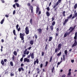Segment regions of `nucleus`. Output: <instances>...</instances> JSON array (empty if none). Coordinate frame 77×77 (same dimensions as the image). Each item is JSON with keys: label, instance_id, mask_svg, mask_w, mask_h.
Masks as SVG:
<instances>
[{"label": "nucleus", "instance_id": "052dcab7", "mask_svg": "<svg viewBox=\"0 0 77 77\" xmlns=\"http://www.w3.org/2000/svg\"><path fill=\"white\" fill-rule=\"evenodd\" d=\"M27 6H30V3H28L27 4Z\"/></svg>", "mask_w": 77, "mask_h": 77}, {"label": "nucleus", "instance_id": "473e14b6", "mask_svg": "<svg viewBox=\"0 0 77 77\" xmlns=\"http://www.w3.org/2000/svg\"><path fill=\"white\" fill-rule=\"evenodd\" d=\"M62 14L63 17H65V11H63L62 13Z\"/></svg>", "mask_w": 77, "mask_h": 77}, {"label": "nucleus", "instance_id": "7ed1b4c3", "mask_svg": "<svg viewBox=\"0 0 77 77\" xmlns=\"http://www.w3.org/2000/svg\"><path fill=\"white\" fill-rule=\"evenodd\" d=\"M20 38H21V40H24V36H25V33H20Z\"/></svg>", "mask_w": 77, "mask_h": 77}, {"label": "nucleus", "instance_id": "c9c22d12", "mask_svg": "<svg viewBox=\"0 0 77 77\" xmlns=\"http://www.w3.org/2000/svg\"><path fill=\"white\" fill-rule=\"evenodd\" d=\"M63 60H64V61H65V54H64L63 55Z\"/></svg>", "mask_w": 77, "mask_h": 77}, {"label": "nucleus", "instance_id": "2f4dec72", "mask_svg": "<svg viewBox=\"0 0 77 77\" xmlns=\"http://www.w3.org/2000/svg\"><path fill=\"white\" fill-rule=\"evenodd\" d=\"M15 56H14V55H13V57L11 58L12 60H15Z\"/></svg>", "mask_w": 77, "mask_h": 77}, {"label": "nucleus", "instance_id": "de8ad7c7", "mask_svg": "<svg viewBox=\"0 0 77 77\" xmlns=\"http://www.w3.org/2000/svg\"><path fill=\"white\" fill-rule=\"evenodd\" d=\"M18 27H19V25L18 24H17L16 26V29H18Z\"/></svg>", "mask_w": 77, "mask_h": 77}, {"label": "nucleus", "instance_id": "2eb2a0df", "mask_svg": "<svg viewBox=\"0 0 77 77\" xmlns=\"http://www.w3.org/2000/svg\"><path fill=\"white\" fill-rule=\"evenodd\" d=\"M55 68H54V66L53 67L52 69H51V72L52 73H53V72L54 71H55Z\"/></svg>", "mask_w": 77, "mask_h": 77}, {"label": "nucleus", "instance_id": "603ef678", "mask_svg": "<svg viewBox=\"0 0 77 77\" xmlns=\"http://www.w3.org/2000/svg\"><path fill=\"white\" fill-rule=\"evenodd\" d=\"M57 7L54 9V11H57Z\"/></svg>", "mask_w": 77, "mask_h": 77}, {"label": "nucleus", "instance_id": "9d476101", "mask_svg": "<svg viewBox=\"0 0 77 77\" xmlns=\"http://www.w3.org/2000/svg\"><path fill=\"white\" fill-rule=\"evenodd\" d=\"M77 17V12L76 13H74V15L72 17V19H74L75 17Z\"/></svg>", "mask_w": 77, "mask_h": 77}, {"label": "nucleus", "instance_id": "aec40b11", "mask_svg": "<svg viewBox=\"0 0 77 77\" xmlns=\"http://www.w3.org/2000/svg\"><path fill=\"white\" fill-rule=\"evenodd\" d=\"M67 35H68V32H66L64 34V38H66V37L67 36Z\"/></svg>", "mask_w": 77, "mask_h": 77}, {"label": "nucleus", "instance_id": "69168bd1", "mask_svg": "<svg viewBox=\"0 0 77 77\" xmlns=\"http://www.w3.org/2000/svg\"><path fill=\"white\" fill-rule=\"evenodd\" d=\"M31 13H33V9H31Z\"/></svg>", "mask_w": 77, "mask_h": 77}, {"label": "nucleus", "instance_id": "ddd939ff", "mask_svg": "<svg viewBox=\"0 0 77 77\" xmlns=\"http://www.w3.org/2000/svg\"><path fill=\"white\" fill-rule=\"evenodd\" d=\"M31 56L32 59H34V53L33 52L32 54H31Z\"/></svg>", "mask_w": 77, "mask_h": 77}, {"label": "nucleus", "instance_id": "79ce46f5", "mask_svg": "<svg viewBox=\"0 0 77 77\" xmlns=\"http://www.w3.org/2000/svg\"><path fill=\"white\" fill-rule=\"evenodd\" d=\"M16 6V4H14L13 5V7L14 8L16 9V7H15Z\"/></svg>", "mask_w": 77, "mask_h": 77}, {"label": "nucleus", "instance_id": "a18cd8bd", "mask_svg": "<svg viewBox=\"0 0 77 77\" xmlns=\"http://www.w3.org/2000/svg\"><path fill=\"white\" fill-rule=\"evenodd\" d=\"M17 30L18 32H20V31L21 30V28H20V27H19L18 29L17 28Z\"/></svg>", "mask_w": 77, "mask_h": 77}, {"label": "nucleus", "instance_id": "f257e3e1", "mask_svg": "<svg viewBox=\"0 0 77 77\" xmlns=\"http://www.w3.org/2000/svg\"><path fill=\"white\" fill-rule=\"evenodd\" d=\"M77 32H76L75 33V36L74 37V39L75 40H74L75 42L72 46V48L74 47H75V46H76V45H77Z\"/></svg>", "mask_w": 77, "mask_h": 77}, {"label": "nucleus", "instance_id": "393cba45", "mask_svg": "<svg viewBox=\"0 0 77 77\" xmlns=\"http://www.w3.org/2000/svg\"><path fill=\"white\" fill-rule=\"evenodd\" d=\"M61 54H62V52H61V51H60V53L57 54V56H60Z\"/></svg>", "mask_w": 77, "mask_h": 77}, {"label": "nucleus", "instance_id": "7c9ffc66", "mask_svg": "<svg viewBox=\"0 0 77 77\" xmlns=\"http://www.w3.org/2000/svg\"><path fill=\"white\" fill-rule=\"evenodd\" d=\"M10 65L11 66H14V64H13V62L12 61H11L10 62Z\"/></svg>", "mask_w": 77, "mask_h": 77}, {"label": "nucleus", "instance_id": "5701e85b", "mask_svg": "<svg viewBox=\"0 0 77 77\" xmlns=\"http://www.w3.org/2000/svg\"><path fill=\"white\" fill-rule=\"evenodd\" d=\"M73 31V29H71V30H70V31H69L68 33V32L67 33L68 35H69L71 34V32H72Z\"/></svg>", "mask_w": 77, "mask_h": 77}, {"label": "nucleus", "instance_id": "f3484780", "mask_svg": "<svg viewBox=\"0 0 77 77\" xmlns=\"http://www.w3.org/2000/svg\"><path fill=\"white\" fill-rule=\"evenodd\" d=\"M46 14L47 17H49V16L50 15V13H49V12H48V11L46 12Z\"/></svg>", "mask_w": 77, "mask_h": 77}, {"label": "nucleus", "instance_id": "37998d69", "mask_svg": "<svg viewBox=\"0 0 77 77\" xmlns=\"http://www.w3.org/2000/svg\"><path fill=\"white\" fill-rule=\"evenodd\" d=\"M71 72H69V73L67 74L68 75L70 76L71 75Z\"/></svg>", "mask_w": 77, "mask_h": 77}, {"label": "nucleus", "instance_id": "774afa93", "mask_svg": "<svg viewBox=\"0 0 77 77\" xmlns=\"http://www.w3.org/2000/svg\"><path fill=\"white\" fill-rule=\"evenodd\" d=\"M65 75H63L61 77H65Z\"/></svg>", "mask_w": 77, "mask_h": 77}, {"label": "nucleus", "instance_id": "4468645a", "mask_svg": "<svg viewBox=\"0 0 77 77\" xmlns=\"http://www.w3.org/2000/svg\"><path fill=\"white\" fill-rule=\"evenodd\" d=\"M53 39V37H49V39H48L49 42H50V41H51V40Z\"/></svg>", "mask_w": 77, "mask_h": 77}, {"label": "nucleus", "instance_id": "4be33fe9", "mask_svg": "<svg viewBox=\"0 0 77 77\" xmlns=\"http://www.w3.org/2000/svg\"><path fill=\"white\" fill-rule=\"evenodd\" d=\"M27 49H25V50L23 51L24 54H26V52H27Z\"/></svg>", "mask_w": 77, "mask_h": 77}, {"label": "nucleus", "instance_id": "412c9836", "mask_svg": "<svg viewBox=\"0 0 77 77\" xmlns=\"http://www.w3.org/2000/svg\"><path fill=\"white\" fill-rule=\"evenodd\" d=\"M53 26L52 25H51V26H50V28L51 31H53Z\"/></svg>", "mask_w": 77, "mask_h": 77}, {"label": "nucleus", "instance_id": "6e6552de", "mask_svg": "<svg viewBox=\"0 0 77 77\" xmlns=\"http://www.w3.org/2000/svg\"><path fill=\"white\" fill-rule=\"evenodd\" d=\"M61 47H62V44H59L58 45V47L59 50H60L61 49Z\"/></svg>", "mask_w": 77, "mask_h": 77}, {"label": "nucleus", "instance_id": "4d7b16f0", "mask_svg": "<svg viewBox=\"0 0 77 77\" xmlns=\"http://www.w3.org/2000/svg\"><path fill=\"white\" fill-rule=\"evenodd\" d=\"M46 9H47V11H50V8H49V7H47L46 8Z\"/></svg>", "mask_w": 77, "mask_h": 77}, {"label": "nucleus", "instance_id": "6ab92c4d", "mask_svg": "<svg viewBox=\"0 0 77 77\" xmlns=\"http://www.w3.org/2000/svg\"><path fill=\"white\" fill-rule=\"evenodd\" d=\"M34 42L33 40H31L30 41V44H31V45H33V43Z\"/></svg>", "mask_w": 77, "mask_h": 77}, {"label": "nucleus", "instance_id": "0eeeda50", "mask_svg": "<svg viewBox=\"0 0 77 77\" xmlns=\"http://www.w3.org/2000/svg\"><path fill=\"white\" fill-rule=\"evenodd\" d=\"M22 70V71H24V68H23V67H21L20 68H19L18 69V71L19 72H21Z\"/></svg>", "mask_w": 77, "mask_h": 77}, {"label": "nucleus", "instance_id": "a211bd4d", "mask_svg": "<svg viewBox=\"0 0 77 77\" xmlns=\"http://www.w3.org/2000/svg\"><path fill=\"white\" fill-rule=\"evenodd\" d=\"M5 21V17H4V19H3L0 22V23L1 24H2L3 23H4V21Z\"/></svg>", "mask_w": 77, "mask_h": 77}, {"label": "nucleus", "instance_id": "f704fd0d", "mask_svg": "<svg viewBox=\"0 0 77 77\" xmlns=\"http://www.w3.org/2000/svg\"><path fill=\"white\" fill-rule=\"evenodd\" d=\"M55 24H56V23L55 22V21H54L52 23V26H54V25H55Z\"/></svg>", "mask_w": 77, "mask_h": 77}, {"label": "nucleus", "instance_id": "c756f323", "mask_svg": "<svg viewBox=\"0 0 77 77\" xmlns=\"http://www.w3.org/2000/svg\"><path fill=\"white\" fill-rule=\"evenodd\" d=\"M1 63L2 64V65H3L4 64H5V62L3 61V60H2L1 61Z\"/></svg>", "mask_w": 77, "mask_h": 77}, {"label": "nucleus", "instance_id": "20e7f679", "mask_svg": "<svg viewBox=\"0 0 77 77\" xmlns=\"http://www.w3.org/2000/svg\"><path fill=\"white\" fill-rule=\"evenodd\" d=\"M25 33L26 35H28L29 33V28L27 27H26L25 28Z\"/></svg>", "mask_w": 77, "mask_h": 77}, {"label": "nucleus", "instance_id": "72a5a7b5", "mask_svg": "<svg viewBox=\"0 0 77 77\" xmlns=\"http://www.w3.org/2000/svg\"><path fill=\"white\" fill-rule=\"evenodd\" d=\"M33 21V20L32 19H30V20L29 21V22L30 23V24H32V22Z\"/></svg>", "mask_w": 77, "mask_h": 77}, {"label": "nucleus", "instance_id": "58836bf2", "mask_svg": "<svg viewBox=\"0 0 77 77\" xmlns=\"http://www.w3.org/2000/svg\"><path fill=\"white\" fill-rule=\"evenodd\" d=\"M48 46V45L47 44H46L45 48V50H47V47Z\"/></svg>", "mask_w": 77, "mask_h": 77}, {"label": "nucleus", "instance_id": "f03ea898", "mask_svg": "<svg viewBox=\"0 0 77 77\" xmlns=\"http://www.w3.org/2000/svg\"><path fill=\"white\" fill-rule=\"evenodd\" d=\"M72 17V14H71L69 16L67 17V19L65 20L63 23V25H65L66 24V23L68 21V19H70Z\"/></svg>", "mask_w": 77, "mask_h": 77}, {"label": "nucleus", "instance_id": "a19ab883", "mask_svg": "<svg viewBox=\"0 0 77 77\" xmlns=\"http://www.w3.org/2000/svg\"><path fill=\"white\" fill-rule=\"evenodd\" d=\"M29 9L30 10H31V9H33V6H30V7H29Z\"/></svg>", "mask_w": 77, "mask_h": 77}, {"label": "nucleus", "instance_id": "e2e57ef3", "mask_svg": "<svg viewBox=\"0 0 77 77\" xmlns=\"http://www.w3.org/2000/svg\"><path fill=\"white\" fill-rule=\"evenodd\" d=\"M1 1L3 3H5V1H4V0H1Z\"/></svg>", "mask_w": 77, "mask_h": 77}, {"label": "nucleus", "instance_id": "0e129e2a", "mask_svg": "<svg viewBox=\"0 0 77 77\" xmlns=\"http://www.w3.org/2000/svg\"><path fill=\"white\" fill-rule=\"evenodd\" d=\"M18 2V0H15L14 1V2H15V3H17V2Z\"/></svg>", "mask_w": 77, "mask_h": 77}, {"label": "nucleus", "instance_id": "49530a36", "mask_svg": "<svg viewBox=\"0 0 77 77\" xmlns=\"http://www.w3.org/2000/svg\"><path fill=\"white\" fill-rule=\"evenodd\" d=\"M60 2H59V1H58L57 2L56 4V5L58 6L59 4V3Z\"/></svg>", "mask_w": 77, "mask_h": 77}, {"label": "nucleus", "instance_id": "680f3d73", "mask_svg": "<svg viewBox=\"0 0 77 77\" xmlns=\"http://www.w3.org/2000/svg\"><path fill=\"white\" fill-rule=\"evenodd\" d=\"M13 15H14V14H15V10H14L13 11Z\"/></svg>", "mask_w": 77, "mask_h": 77}, {"label": "nucleus", "instance_id": "a878e982", "mask_svg": "<svg viewBox=\"0 0 77 77\" xmlns=\"http://www.w3.org/2000/svg\"><path fill=\"white\" fill-rule=\"evenodd\" d=\"M58 51H59V49H58V48H56L55 50V53H57V52Z\"/></svg>", "mask_w": 77, "mask_h": 77}, {"label": "nucleus", "instance_id": "13d9d810", "mask_svg": "<svg viewBox=\"0 0 77 77\" xmlns=\"http://www.w3.org/2000/svg\"><path fill=\"white\" fill-rule=\"evenodd\" d=\"M34 36H35V39H37L38 38V36H37V35H35Z\"/></svg>", "mask_w": 77, "mask_h": 77}, {"label": "nucleus", "instance_id": "9b49d317", "mask_svg": "<svg viewBox=\"0 0 77 77\" xmlns=\"http://www.w3.org/2000/svg\"><path fill=\"white\" fill-rule=\"evenodd\" d=\"M75 27H76V26L75 25L74 26V27L72 28V27H70V28L69 29V31L71 29H73V30H74V29L75 28Z\"/></svg>", "mask_w": 77, "mask_h": 77}, {"label": "nucleus", "instance_id": "5fc2aeb1", "mask_svg": "<svg viewBox=\"0 0 77 77\" xmlns=\"http://www.w3.org/2000/svg\"><path fill=\"white\" fill-rule=\"evenodd\" d=\"M42 56H44V52H42Z\"/></svg>", "mask_w": 77, "mask_h": 77}, {"label": "nucleus", "instance_id": "c03bdc74", "mask_svg": "<svg viewBox=\"0 0 77 77\" xmlns=\"http://www.w3.org/2000/svg\"><path fill=\"white\" fill-rule=\"evenodd\" d=\"M48 63V61H46L45 63V66H47Z\"/></svg>", "mask_w": 77, "mask_h": 77}, {"label": "nucleus", "instance_id": "ea45409f", "mask_svg": "<svg viewBox=\"0 0 77 77\" xmlns=\"http://www.w3.org/2000/svg\"><path fill=\"white\" fill-rule=\"evenodd\" d=\"M13 33L14 35H16V32H15V30H13Z\"/></svg>", "mask_w": 77, "mask_h": 77}, {"label": "nucleus", "instance_id": "09e8293b", "mask_svg": "<svg viewBox=\"0 0 77 77\" xmlns=\"http://www.w3.org/2000/svg\"><path fill=\"white\" fill-rule=\"evenodd\" d=\"M57 6V5H56V4L53 7V9H55V8L56 6Z\"/></svg>", "mask_w": 77, "mask_h": 77}, {"label": "nucleus", "instance_id": "3c124183", "mask_svg": "<svg viewBox=\"0 0 77 77\" xmlns=\"http://www.w3.org/2000/svg\"><path fill=\"white\" fill-rule=\"evenodd\" d=\"M10 75L11 76H14V74H12V73H11L10 74Z\"/></svg>", "mask_w": 77, "mask_h": 77}, {"label": "nucleus", "instance_id": "4c0bfd02", "mask_svg": "<svg viewBox=\"0 0 77 77\" xmlns=\"http://www.w3.org/2000/svg\"><path fill=\"white\" fill-rule=\"evenodd\" d=\"M31 54H32V53H30V54L27 56V58H30V57L31 56Z\"/></svg>", "mask_w": 77, "mask_h": 77}, {"label": "nucleus", "instance_id": "39448f33", "mask_svg": "<svg viewBox=\"0 0 77 77\" xmlns=\"http://www.w3.org/2000/svg\"><path fill=\"white\" fill-rule=\"evenodd\" d=\"M23 60L24 62H30L29 59L27 58H25L23 59Z\"/></svg>", "mask_w": 77, "mask_h": 77}, {"label": "nucleus", "instance_id": "bf43d9fd", "mask_svg": "<svg viewBox=\"0 0 77 77\" xmlns=\"http://www.w3.org/2000/svg\"><path fill=\"white\" fill-rule=\"evenodd\" d=\"M43 66V64H42V63H41L40 65V68H42Z\"/></svg>", "mask_w": 77, "mask_h": 77}, {"label": "nucleus", "instance_id": "1a4fd4ad", "mask_svg": "<svg viewBox=\"0 0 77 77\" xmlns=\"http://www.w3.org/2000/svg\"><path fill=\"white\" fill-rule=\"evenodd\" d=\"M37 31L39 33V34H41V33H42V29H37Z\"/></svg>", "mask_w": 77, "mask_h": 77}, {"label": "nucleus", "instance_id": "bb28decb", "mask_svg": "<svg viewBox=\"0 0 77 77\" xmlns=\"http://www.w3.org/2000/svg\"><path fill=\"white\" fill-rule=\"evenodd\" d=\"M52 59H53V56H51L49 62H51L52 61Z\"/></svg>", "mask_w": 77, "mask_h": 77}, {"label": "nucleus", "instance_id": "e433bc0d", "mask_svg": "<svg viewBox=\"0 0 77 77\" xmlns=\"http://www.w3.org/2000/svg\"><path fill=\"white\" fill-rule=\"evenodd\" d=\"M77 8V4H76L74 6V8L75 9H76Z\"/></svg>", "mask_w": 77, "mask_h": 77}, {"label": "nucleus", "instance_id": "b1692460", "mask_svg": "<svg viewBox=\"0 0 77 77\" xmlns=\"http://www.w3.org/2000/svg\"><path fill=\"white\" fill-rule=\"evenodd\" d=\"M17 7V8H19L20 7V5L18 3H15Z\"/></svg>", "mask_w": 77, "mask_h": 77}, {"label": "nucleus", "instance_id": "f8f14e48", "mask_svg": "<svg viewBox=\"0 0 77 77\" xmlns=\"http://www.w3.org/2000/svg\"><path fill=\"white\" fill-rule=\"evenodd\" d=\"M39 11V8L37 6L36 8V14H38V13Z\"/></svg>", "mask_w": 77, "mask_h": 77}, {"label": "nucleus", "instance_id": "423d86ee", "mask_svg": "<svg viewBox=\"0 0 77 77\" xmlns=\"http://www.w3.org/2000/svg\"><path fill=\"white\" fill-rule=\"evenodd\" d=\"M36 63L37 64H38V63H39V60H38V59H36V60L35 61H34V65H36Z\"/></svg>", "mask_w": 77, "mask_h": 77}, {"label": "nucleus", "instance_id": "dca6fc26", "mask_svg": "<svg viewBox=\"0 0 77 77\" xmlns=\"http://www.w3.org/2000/svg\"><path fill=\"white\" fill-rule=\"evenodd\" d=\"M36 70L37 71V74H39L40 73V71H39L40 70V69H39L37 68L36 69Z\"/></svg>", "mask_w": 77, "mask_h": 77}, {"label": "nucleus", "instance_id": "338daca9", "mask_svg": "<svg viewBox=\"0 0 77 77\" xmlns=\"http://www.w3.org/2000/svg\"><path fill=\"white\" fill-rule=\"evenodd\" d=\"M51 2H50L49 5V7H50L51 6Z\"/></svg>", "mask_w": 77, "mask_h": 77}, {"label": "nucleus", "instance_id": "c85d7f7f", "mask_svg": "<svg viewBox=\"0 0 77 77\" xmlns=\"http://www.w3.org/2000/svg\"><path fill=\"white\" fill-rule=\"evenodd\" d=\"M14 54L15 56H17V52L16 51H14Z\"/></svg>", "mask_w": 77, "mask_h": 77}, {"label": "nucleus", "instance_id": "8fccbe9b", "mask_svg": "<svg viewBox=\"0 0 77 77\" xmlns=\"http://www.w3.org/2000/svg\"><path fill=\"white\" fill-rule=\"evenodd\" d=\"M29 51H27L26 54L27 55H28V54H29Z\"/></svg>", "mask_w": 77, "mask_h": 77}, {"label": "nucleus", "instance_id": "864d4df0", "mask_svg": "<svg viewBox=\"0 0 77 77\" xmlns=\"http://www.w3.org/2000/svg\"><path fill=\"white\" fill-rule=\"evenodd\" d=\"M23 58L22 57L20 59V62H23Z\"/></svg>", "mask_w": 77, "mask_h": 77}, {"label": "nucleus", "instance_id": "6e6d98bb", "mask_svg": "<svg viewBox=\"0 0 77 77\" xmlns=\"http://www.w3.org/2000/svg\"><path fill=\"white\" fill-rule=\"evenodd\" d=\"M56 30H57V33H59V28H57Z\"/></svg>", "mask_w": 77, "mask_h": 77}, {"label": "nucleus", "instance_id": "cd10ccee", "mask_svg": "<svg viewBox=\"0 0 77 77\" xmlns=\"http://www.w3.org/2000/svg\"><path fill=\"white\" fill-rule=\"evenodd\" d=\"M64 53L65 54L66 56V55H67V54L68 53V51H67V50H66L64 51Z\"/></svg>", "mask_w": 77, "mask_h": 77}]
</instances>
